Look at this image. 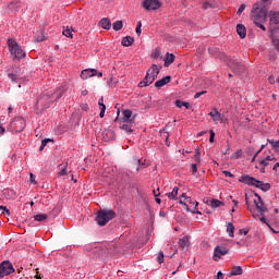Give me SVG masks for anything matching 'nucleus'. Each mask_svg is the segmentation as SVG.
Listing matches in <instances>:
<instances>
[{
  "label": "nucleus",
  "mask_w": 279,
  "mask_h": 279,
  "mask_svg": "<svg viewBox=\"0 0 279 279\" xmlns=\"http://www.w3.org/2000/svg\"><path fill=\"white\" fill-rule=\"evenodd\" d=\"M62 95H64L63 88H59L54 93L50 92V93L44 94L37 99L35 107L37 108V110H39V112H43V110H47V108H49L54 100L58 101V99H60Z\"/></svg>",
  "instance_id": "obj_2"
},
{
  "label": "nucleus",
  "mask_w": 279,
  "mask_h": 279,
  "mask_svg": "<svg viewBox=\"0 0 279 279\" xmlns=\"http://www.w3.org/2000/svg\"><path fill=\"white\" fill-rule=\"evenodd\" d=\"M14 266L9 260L0 263V279L10 276V274H14Z\"/></svg>",
  "instance_id": "obj_8"
},
{
  "label": "nucleus",
  "mask_w": 279,
  "mask_h": 279,
  "mask_svg": "<svg viewBox=\"0 0 279 279\" xmlns=\"http://www.w3.org/2000/svg\"><path fill=\"white\" fill-rule=\"evenodd\" d=\"M59 175H66V166H63L61 168V171L59 172Z\"/></svg>",
  "instance_id": "obj_49"
},
{
  "label": "nucleus",
  "mask_w": 279,
  "mask_h": 279,
  "mask_svg": "<svg viewBox=\"0 0 279 279\" xmlns=\"http://www.w3.org/2000/svg\"><path fill=\"white\" fill-rule=\"evenodd\" d=\"M0 210H2L3 215H7V217H10V209L5 206H0Z\"/></svg>",
  "instance_id": "obj_37"
},
{
  "label": "nucleus",
  "mask_w": 279,
  "mask_h": 279,
  "mask_svg": "<svg viewBox=\"0 0 279 279\" xmlns=\"http://www.w3.org/2000/svg\"><path fill=\"white\" fill-rule=\"evenodd\" d=\"M99 117H100V119H104V117H106V107H102V108L100 109Z\"/></svg>",
  "instance_id": "obj_48"
},
{
  "label": "nucleus",
  "mask_w": 279,
  "mask_h": 279,
  "mask_svg": "<svg viewBox=\"0 0 279 279\" xmlns=\"http://www.w3.org/2000/svg\"><path fill=\"white\" fill-rule=\"evenodd\" d=\"M254 204L260 215H265V213H267V206H265L260 196H258V201H254Z\"/></svg>",
  "instance_id": "obj_14"
},
{
  "label": "nucleus",
  "mask_w": 279,
  "mask_h": 279,
  "mask_svg": "<svg viewBox=\"0 0 279 279\" xmlns=\"http://www.w3.org/2000/svg\"><path fill=\"white\" fill-rule=\"evenodd\" d=\"M63 36L66 38H73V31L71 28L63 29Z\"/></svg>",
  "instance_id": "obj_32"
},
{
  "label": "nucleus",
  "mask_w": 279,
  "mask_h": 279,
  "mask_svg": "<svg viewBox=\"0 0 279 279\" xmlns=\"http://www.w3.org/2000/svg\"><path fill=\"white\" fill-rule=\"evenodd\" d=\"M206 90H203V92H197L195 95H194V99H199L202 97V95H206Z\"/></svg>",
  "instance_id": "obj_41"
},
{
  "label": "nucleus",
  "mask_w": 279,
  "mask_h": 279,
  "mask_svg": "<svg viewBox=\"0 0 279 279\" xmlns=\"http://www.w3.org/2000/svg\"><path fill=\"white\" fill-rule=\"evenodd\" d=\"M278 168H279V162H277L275 166H274V171H278Z\"/></svg>",
  "instance_id": "obj_62"
},
{
  "label": "nucleus",
  "mask_w": 279,
  "mask_h": 279,
  "mask_svg": "<svg viewBox=\"0 0 279 279\" xmlns=\"http://www.w3.org/2000/svg\"><path fill=\"white\" fill-rule=\"evenodd\" d=\"M209 134H210V136H209V143H215V131L210 130V131H209Z\"/></svg>",
  "instance_id": "obj_44"
},
{
  "label": "nucleus",
  "mask_w": 279,
  "mask_h": 279,
  "mask_svg": "<svg viewBox=\"0 0 279 279\" xmlns=\"http://www.w3.org/2000/svg\"><path fill=\"white\" fill-rule=\"evenodd\" d=\"M95 75H97V77H104V73L95 69H86V70H83L81 73L82 80H88L89 77H95Z\"/></svg>",
  "instance_id": "obj_10"
},
{
  "label": "nucleus",
  "mask_w": 279,
  "mask_h": 279,
  "mask_svg": "<svg viewBox=\"0 0 279 279\" xmlns=\"http://www.w3.org/2000/svg\"><path fill=\"white\" fill-rule=\"evenodd\" d=\"M173 62H175V54L168 52L165 58V66H171Z\"/></svg>",
  "instance_id": "obj_20"
},
{
  "label": "nucleus",
  "mask_w": 279,
  "mask_h": 279,
  "mask_svg": "<svg viewBox=\"0 0 279 279\" xmlns=\"http://www.w3.org/2000/svg\"><path fill=\"white\" fill-rule=\"evenodd\" d=\"M144 10H159L160 1L158 0H144L143 2Z\"/></svg>",
  "instance_id": "obj_12"
},
{
  "label": "nucleus",
  "mask_w": 279,
  "mask_h": 279,
  "mask_svg": "<svg viewBox=\"0 0 279 279\" xmlns=\"http://www.w3.org/2000/svg\"><path fill=\"white\" fill-rule=\"evenodd\" d=\"M251 19L256 27H259V29H263V32H267V28L264 25V23L267 21V7H260V2L253 4Z\"/></svg>",
  "instance_id": "obj_1"
},
{
  "label": "nucleus",
  "mask_w": 279,
  "mask_h": 279,
  "mask_svg": "<svg viewBox=\"0 0 279 279\" xmlns=\"http://www.w3.org/2000/svg\"><path fill=\"white\" fill-rule=\"evenodd\" d=\"M35 221H47L49 216L47 214H37L34 216Z\"/></svg>",
  "instance_id": "obj_29"
},
{
  "label": "nucleus",
  "mask_w": 279,
  "mask_h": 279,
  "mask_svg": "<svg viewBox=\"0 0 279 279\" xmlns=\"http://www.w3.org/2000/svg\"><path fill=\"white\" fill-rule=\"evenodd\" d=\"M239 232H240V234H244V236L247 235V231H245V229H240Z\"/></svg>",
  "instance_id": "obj_59"
},
{
  "label": "nucleus",
  "mask_w": 279,
  "mask_h": 279,
  "mask_svg": "<svg viewBox=\"0 0 279 279\" xmlns=\"http://www.w3.org/2000/svg\"><path fill=\"white\" fill-rule=\"evenodd\" d=\"M174 106H177V108H186V110H189L191 108V104L186 102V101H182L180 99L174 101Z\"/></svg>",
  "instance_id": "obj_27"
},
{
  "label": "nucleus",
  "mask_w": 279,
  "mask_h": 279,
  "mask_svg": "<svg viewBox=\"0 0 279 279\" xmlns=\"http://www.w3.org/2000/svg\"><path fill=\"white\" fill-rule=\"evenodd\" d=\"M259 165H263V167L266 168V167H269V161L263 159V160L259 161Z\"/></svg>",
  "instance_id": "obj_51"
},
{
  "label": "nucleus",
  "mask_w": 279,
  "mask_h": 279,
  "mask_svg": "<svg viewBox=\"0 0 279 279\" xmlns=\"http://www.w3.org/2000/svg\"><path fill=\"white\" fill-rule=\"evenodd\" d=\"M141 27H143V23L138 22L137 25H136V28H135V32H136L137 36H141V33H142Z\"/></svg>",
  "instance_id": "obj_38"
},
{
  "label": "nucleus",
  "mask_w": 279,
  "mask_h": 279,
  "mask_svg": "<svg viewBox=\"0 0 279 279\" xmlns=\"http://www.w3.org/2000/svg\"><path fill=\"white\" fill-rule=\"evenodd\" d=\"M178 191H180V187L174 186L173 190H172V192L167 193L166 195H167V197H168L169 199L175 201V199H178Z\"/></svg>",
  "instance_id": "obj_25"
},
{
  "label": "nucleus",
  "mask_w": 279,
  "mask_h": 279,
  "mask_svg": "<svg viewBox=\"0 0 279 279\" xmlns=\"http://www.w3.org/2000/svg\"><path fill=\"white\" fill-rule=\"evenodd\" d=\"M223 175H226L227 178H234V174H232V172L225 170L222 171Z\"/></svg>",
  "instance_id": "obj_46"
},
{
  "label": "nucleus",
  "mask_w": 279,
  "mask_h": 279,
  "mask_svg": "<svg viewBox=\"0 0 279 279\" xmlns=\"http://www.w3.org/2000/svg\"><path fill=\"white\" fill-rule=\"evenodd\" d=\"M160 69L162 66H158L153 64L150 69L147 70L146 76L142 82L138 83V88H145V86H149V84H154L160 74Z\"/></svg>",
  "instance_id": "obj_4"
},
{
  "label": "nucleus",
  "mask_w": 279,
  "mask_h": 279,
  "mask_svg": "<svg viewBox=\"0 0 279 279\" xmlns=\"http://www.w3.org/2000/svg\"><path fill=\"white\" fill-rule=\"evenodd\" d=\"M100 26L102 29H110L112 27V23L110 22V19L104 17L100 20Z\"/></svg>",
  "instance_id": "obj_22"
},
{
  "label": "nucleus",
  "mask_w": 279,
  "mask_h": 279,
  "mask_svg": "<svg viewBox=\"0 0 279 279\" xmlns=\"http://www.w3.org/2000/svg\"><path fill=\"white\" fill-rule=\"evenodd\" d=\"M9 10H11V12H13V10H16V8H20V3L19 2H11L8 5Z\"/></svg>",
  "instance_id": "obj_35"
},
{
  "label": "nucleus",
  "mask_w": 279,
  "mask_h": 279,
  "mask_svg": "<svg viewBox=\"0 0 279 279\" xmlns=\"http://www.w3.org/2000/svg\"><path fill=\"white\" fill-rule=\"evenodd\" d=\"M98 105H99V108H106V106L104 105V97H101L99 100H98Z\"/></svg>",
  "instance_id": "obj_52"
},
{
  "label": "nucleus",
  "mask_w": 279,
  "mask_h": 279,
  "mask_svg": "<svg viewBox=\"0 0 279 279\" xmlns=\"http://www.w3.org/2000/svg\"><path fill=\"white\" fill-rule=\"evenodd\" d=\"M0 134H5V128L0 125Z\"/></svg>",
  "instance_id": "obj_61"
},
{
  "label": "nucleus",
  "mask_w": 279,
  "mask_h": 279,
  "mask_svg": "<svg viewBox=\"0 0 279 279\" xmlns=\"http://www.w3.org/2000/svg\"><path fill=\"white\" fill-rule=\"evenodd\" d=\"M82 95H83V97H86V95H88V90L84 89V90L82 92Z\"/></svg>",
  "instance_id": "obj_63"
},
{
  "label": "nucleus",
  "mask_w": 279,
  "mask_h": 279,
  "mask_svg": "<svg viewBox=\"0 0 279 279\" xmlns=\"http://www.w3.org/2000/svg\"><path fill=\"white\" fill-rule=\"evenodd\" d=\"M208 206L211 208H220V206H223V202L213 198L207 201Z\"/></svg>",
  "instance_id": "obj_21"
},
{
  "label": "nucleus",
  "mask_w": 279,
  "mask_h": 279,
  "mask_svg": "<svg viewBox=\"0 0 279 279\" xmlns=\"http://www.w3.org/2000/svg\"><path fill=\"white\" fill-rule=\"evenodd\" d=\"M158 191H160V190H157V191H156V190H154V192H153V193H154V196H155V197H159L160 192H158Z\"/></svg>",
  "instance_id": "obj_58"
},
{
  "label": "nucleus",
  "mask_w": 279,
  "mask_h": 279,
  "mask_svg": "<svg viewBox=\"0 0 279 279\" xmlns=\"http://www.w3.org/2000/svg\"><path fill=\"white\" fill-rule=\"evenodd\" d=\"M157 263H159V265L165 263V253L162 251L158 253Z\"/></svg>",
  "instance_id": "obj_34"
},
{
  "label": "nucleus",
  "mask_w": 279,
  "mask_h": 279,
  "mask_svg": "<svg viewBox=\"0 0 279 279\" xmlns=\"http://www.w3.org/2000/svg\"><path fill=\"white\" fill-rule=\"evenodd\" d=\"M268 141V143H270V145H271V147L274 148V149H278V147H279V141H274V140H267Z\"/></svg>",
  "instance_id": "obj_36"
},
{
  "label": "nucleus",
  "mask_w": 279,
  "mask_h": 279,
  "mask_svg": "<svg viewBox=\"0 0 279 279\" xmlns=\"http://www.w3.org/2000/svg\"><path fill=\"white\" fill-rule=\"evenodd\" d=\"M154 58H160V50L158 49L155 50Z\"/></svg>",
  "instance_id": "obj_55"
},
{
  "label": "nucleus",
  "mask_w": 279,
  "mask_h": 279,
  "mask_svg": "<svg viewBox=\"0 0 279 279\" xmlns=\"http://www.w3.org/2000/svg\"><path fill=\"white\" fill-rule=\"evenodd\" d=\"M227 233L231 239H234V225L232 222L227 223Z\"/></svg>",
  "instance_id": "obj_28"
},
{
  "label": "nucleus",
  "mask_w": 279,
  "mask_h": 279,
  "mask_svg": "<svg viewBox=\"0 0 279 279\" xmlns=\"http://www.w3.org/2000/svg\"><path fill=\"white\" fill-rule=\"evenodd\" d=\"M244 11H245V4H241L239 10H238V15L241 16Z\"/></svg>",
  "instance_id": "obj_42"
},
{
  "label": "nucleus",
  "mask_w": 279,
  "mask_h": 279,
  "mask_svg": "<svg viewBox=\"0 0 279 279\" xmlns=\"http://www.w3.org/2000/svg\"><path fill=\"white\" fill-rule=\"evenodd\" d=\"M194 160L196 162H201L202 161V153H199V150L196 151V154L194 156Z\"/></svg>",
  "instance_id": "obj_39"
},
{
  "label": "nucleus",
  "mask_w": 279,
  "mask_h": 279,
  "mask_svg": "<svg viewBox=\"0 0 279 279\" xmlns=\"http://www.w3.org/2000/svg\"><path fill=\"white\" fill-rule=\"evenodd\" d=\"M134 45V37L132 36H126L122 39V46L123 47H132Z\"/></svg>",
  "instance_id": "obj_24"
},
{
  "label": "nucleus",
  "mask_w": 279,
  "mask_h": 279,
  "mask_svg": "<svg viewBox=\"0 0 279 279\" xmlns=\"http://www.w3.org/2000/svg\"><path fill=\"white\" fill-rule=\"evenodd\" d=\"M197 171V165L192 163L191 165V173H193V175H195V172Z\"/></svg>",
  "instance_id": "obj_45"
},
{
  "label": "nucleus",
  "mask_w": 279,
  "mask_h": 279,
  "mask_svg": "<svg viewBox=\"0 0 279 279\" xmlns=\"http://www.w3.org/2000/svg\"><path fill=\"white\" fill-rule=\"evenodd\" d=\"M243 274V268L241 266H234L231 268L229 272V277L232 278V276H241Z\"/></svg>",
  "instance_id": "obj_19"
},
{
  "label": "nucleus",
  "mask_w": 279,
  "mask_h": 279,
  "mask_svg": "<svg viewBox=\"0 0 279 279\" xmlns=\"http://www.w3.org/2000/svg\"><path fill=\"white\" fill-rule=\"evenodd\" d=\"M179 204H181V206L184 207V197H182V195H181V198H180V201H179Z\"/></svg>",
  "instance_id": "obj_60"
},
{
  "label": "nucleus",
  "mask_w": 279,
  "mask_h": 279,
  "mask_svg": "<svg viewBox=\"0 0 279 279\" xmlns=\"http://www.w3.org/2000/svg\"><path fill=\"white\" fill-rule=\"evenodd\" d=\"M269 19L270 25H279V12L270 11Z\"/></svg>",
  "instance_id": "obj_16"
},
{
  "label": "nucleus",
  "mask_w": 279,
  "mask_h": 279,
  "mask_svg": "<svg viewBox=\"0 0 279 279\" xmlns=\"http://www.w3.org/2000/svg\"><path fill=\"white\" fill-rule=\"evenodd\" d=\"M45 40V36H38V37H36V41L37 43H43Z\"/></svg>",
  "instance_id": "obj_56"
},
{
  "label": "nucleus",
  "mask_w": 279,
  "mask_h": 279,
  "mask_svg": "<svg viewBox=\"0 0 279 279\" xmlns=\"http://www.w3.org/2000/svg\"><path fill=\"white\" fill-rule=\"evenodd\" d=\"M269 84H276V78L274 76L268 77Z\"/></svg>",
  "instance_id": "obj_54"
},
{
  "label": "nucleus",
  "mask_w": 279,
  "mask_h": 279,
  "mask_svg": "<svg viewBox=\"0 0 279 279\" xmlns=\"http://www.w3.org/2000/svg\"><path fill=\"white\" fill-rule=\"evenodd\" d=\"M264 160L268 161V162H276V157H271V156H267Z\"/></svg>",
  "instance_id": "obj_47"
},
{
  "label": "nucleus",
  "mask_w": 279,
  "mask_h": 279,
  "mask_svg": "<svg viewBox=\"0 0 279 279\" xmlns=\"http://www.w3.org/2000/svg\"><path fill=\"white\" fill-rule=\"evenodd\" d=\"M29 175H31L29 181H31L33 184H37V182H36V175H34V173H31Z\"/></svg>",
  "instance_id": "obj_50"
},
{
  "label": "nucleus",
  "mask_w": 279,
  "mask_h": 279,
  "mask_svg": "<svg viewBox=\"0 0 279 279\" xmlns=\"http://www.w3.org/2000/svg\"><path fill=\"white\" fill-rule=\"evenodd\" d=\"M253 217H254L255 219H259V221H262V223H266V226H269V222H267V218H265L264 215H260V217H259L258 215H254V214H253Z\"/></svg>",
  "instance_id": "obj_31"
},
{
  "label": "nucleus",
  "mask_w": 279,
  "mask_h": 279,
  "mask_svg": "<svg viewBox=\"0 0 279 279\" xmlns=\"http://www.w3.org/2000/svg\"><path fill=\"white\" fill-rule=\"evenodd\" d=\"M267 147V144L262 145V147L256 151L255 156H258V154H260V151H263V149H265Z\"/></svg>",
  "instance_id": "obj_53"
},
{
  "label": "nucleus",
  "mask_w": 279,
  "mask_h": 279,
  "mask_svg": "<svg viewBox=\"0 0 279 279\" xmlns=\"http://www.w3.org/2000/svg\"><path fill=\"white\" fill-rule=\"evenodd\" d=\"M11 126L15 132H23V130H25V119L14 118V120L11 122Z\"/></svg>",
  "instance_id": "obj_11"
},
{
  "label": "nucleus",
  "mask_w": 279,
  "mask_h": 279,
  "mask_svg": "<svg viewBox=\"0 0 279 279\" xmlns=\"http://www.w3.org/2000/svg\"><path fill=\"white\" fill-rule=\"evenodd\" d=\"M9 77H10L11 82H16V80H19V77H21V75H19V72H16V73L11 72V73H9Z\"/></svg>",
  "instance_id": "obj_33"
},
{
  "label": "nucleus",
  "mask_w": 279,
  "mask_h": 279,
  "mask_svg": "<svg viewBox=\"0 0 279 279\" xmlns=\"http://www.w3.org/2000/svg\"><path fill=\"white\" fill-rule=\"evenodd\" d=\"M209 117H211L214 123H223V119L226 116H223L221 112H219L217 109H213L211 112H209Z\"/></svg>",
  "instance_id": "obj_13"
},
{
  "label": "nucleus",
  "mask_w": 279,
  "mask_h": 279,
  "mask_svg": "<svg viewBox=\"0 0 279 279\" xmlns=\"http://www.w3.org/2000/svg\"><path fill=\"white\" fill-rule=\"evenodd\" d=\"M228 66L231 69L233 73L236 75H241V73H245V65L234 59H229Z\"/></svg>",
  "instance_id": "obj_9"
},
{
  "label": "nucleus",
  "mask_w": 279,
  "mask_h": 279,
  "mask_svg": "<svg viewBox=\"0 0 279 279\" xmlns=\"http://www.w3.org/2000/svg\"><path fill=\"white\" fill-rule=\"evenodd\" d=\"M122 114H123V118H122L123 123H130V121H132L130 120L132 119V110L126 109L122 112Z\"/></svg>",
  "instance_id": "obj_23"
},
{
  "label": "nucleus",
  "mask_w": 279,
  "mask_h": 279,
  "mask_svg": "<svg viewBox=\"0 0 279 279\" xmlns=\"http://www.w3.org/2000/svg\"><path fill=\"white\" fill-rule=\"evenodd\" d=\"M203 8L204 10H208V8H213V4L210 3V1H205L203 2Z\"/></svg>",
  "instance_id": "obj_43"
},
{
  "label": "nucleus",
  "mask_w": 279,
  "mask_h": 279,
  "mask_svg": "<svg viewBox=\"0 0 279 279\" xmlns=\"http://www.w3.org/2000/svg\"><path fill=\"white\" fill-rule=\"evenodd\" d=\"M121 130H124V132H134V131L132 130V126H130L129 124H123V125L121 126Z\"/></svg>",
  "instance_id": "obj_40"
},
{
  "label": "nucleus",
  "mask_w": 279,
  "mask_h": 279,
  "mask_svg": "<svg viewBox=\"0 0 279 279\" xmlns=\"http://www.w3.org/2000/svg\"><path fill=\"white\" fill-rule=\"evenodd\" d=\"M117 217V213L112 209H104L97 213L96 223L98 226H106L109 221H112Z\"/></svg>",
  "instance_id": "obj_5"
},
{
  "label": "nucleus",
  "mask_w": 279,
  "mask_h": 279,
  "mask_svg": "<svg viewBox=\"0 0 279 279\" xmlns=\"http://www.w3.org/2000/svg\"><path fill=\"white\" fill-rule=\"evenodd\" d=\"M182 197L184 198V210H186V213L202 215V211L197 209V206H199V203L197 201H193V198L186 196V194H182Z\"/></svg>",
  "instance_id": "obj_7"
},
{
  "label": "nucleus",
  "mask_w": 279,
  "mask_h": 279,
  "mask_svg": "<svg viewBox=\"0 0 279 279\" xmlns=\"http://www.w3.org/2000/svg\"><path fill=\"white\" fill-rule=\"evenodd\" d=\"M171 82V76H166L155 83L156 88H162V86H167Z\"/></svg>",
  "instance_id": "obj_18"
},
{
  "label": "nucleus",
  "mask_w": 279,
  "mask_h": 279,
  "mask_svg": "<svg viewBox=\"0 0 279 279\" xmlns=\"http://www.w3.org/2000/svg\"><path fill=\"white\" fill-rule=\"evenodd\" d=\"M239 182H242V184H247L248 186H255L256 189H260V191H264V193H267V191L271 189V184L256 180V178L248 174L242 175L239 179Z\"/></svg>",
  "instance_id": "obj_3"
},
{
  "label": "nucleus",
  "mask_w": 279,
  "mask_h": 279,
  "mask_svg": "<svg viewBox=\"0 0 279 279\" xmlns=\"http://www.w3.org/2000/svg\"><path fill=\"white\" fill-rule=\"evenodd\" d=\"M236 33L240 36V38H245V36H247V28H245V25L243 24H238Z\"/></svg>",
  "instance_id": "obj_17"
},
{
  "label": "nucleus",
  "mask_w": 279,
  "mask_h": 279,
  "mask_svg": "<svg viewBox=\"0 0 279 279\" xmlns=\"http://www.w3.org/2000/svg\"><path fill=\"white\" fill-rule=\"evenodd\" d=\"M8 47H9V51H10L11 56H14L15 60H21V59L25 58L26 53L23 50V48H21V46H19V43H16V40L9 39Z\"/></svg>",
  "instance_id": "obj_6"
},
{
  "label": "nucleus",
  "mask_w": 279,
  "mask_h": 279,
  "mask_svg": "<svg viewBox=\"0 0 279 279\" xmlns=\"http://www.w3.org/2000/svg\"><path fill=\"white\" fill-rule=\"evenodd\" d=\"M41 145H43L44 147H47V141H46V140H43Z\"/></svg>",
  "instance_id": "obj_64"
},
{
  "label": "nucleus",
  "mask_w": 279,
  "mask_h": 279,
  "mask_svg": "<svg viewBox=\"0 0 279 279\" xmlns=\"http://www.w3.org/2000/svg\"><path fill=\"white\" fill-rule=\"evenodd\" d=\"M226 254H228V248L223 246H216L214 250L215 258H221V256H226Z\"/></svg>",
  "instance_id": "obj_15"
},
{
  "label": "nucleus",
  "mask_w": 279,
  "mask_h": 279,
  "mask_svg": "<svg viewBox=\"0 0 279 279\" xmlns=\"http://www.w3.org/2000/svg\"><path fill=\"white\" fill-rule=\"evenodd\" d=\"M179 245L182 247V250H186L191 243L189 242V236H183L182 239L179 240Z\"/></svg>",
  "instance_id": "obj_26"
},
{
  "label": "nucleus",
  "mask_w": 279,
  "mask_h": 279,
  "mask_svg": "<svg viewBox=\"0 0 279 279\" xmlns=\"http://www.w3.org/2000/svg\"><path fill=\"white\" fill-rule=\"evenodd\" d=\"M112 27L114 32H121V29H123V21H116Z\"/></svg>",
  "instance_id": "obj_30"
},
{
  "label": "nucleus",
  "mask_w": 279,
  "mask_h": 279,
  "mask_svg": "<svg viewBox=\"0 0 279 279\" xmlns=\"http://www.w3.org/2000/svg\"><path fill=\"white\" fill-rule=\"evenodd\" d=\"M217 279H223V272L218 271V274H217Z\"/></svg>",
  "instance_id": "obj_57"
}]
</instances>
